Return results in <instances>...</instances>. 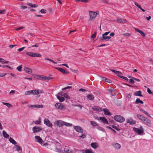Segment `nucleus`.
Returning <instances> with one entry per match:
<instances>
[{"label":"nucleus","mask_w":153,"mask_h":153,"mask_svg":"<svg viewBox=\"0 0 153 153\" xmlns=\"http://www.w3.org/2000/svg\"><path fill=\"white\" fill-rule=\"evenodd\" d=\"M42 93V91L39 90H33L26 91L25 94L26 95L30 94H37Z\"/></svg>","instance_id":"f257e3e1"},{"label":"nucleus","mask_w":153,"mask_h":153,"mask_svg":"<svg viewBox=\"0 0 153 153\" xmlns=\"http://www.w3.org/2000/svg\"><path fill=\"white\" fill-rule=\"evenodd\" d=\"M114 119L118 122L122 123L124 121L125 118L122 116L116 115L114 117Z\"/></svg>","instance_id":"f03ea898"},{"label":"nucleus","mask_w":153,"mask_h":153,"mask_svg":"<svg viewBox=\"0 0 153 153\" xmlns=\"http://www.w3.org/2000/svg\"><path fill=\"white\" fill-rule=\"evenodd\" d=\"M35 140L36 142H37L41 144V145L43 146H47L48 145V144L46 143H42L43 142V140L42 139L38 136H36L35 137Z\"/></svg>","instance_id":"7ed1b4c3"},{"label":"nucleus","mask_w":153,"mask_h":153,"mask_svg":"<svg viewBox=\"0 0 153 153\" xmlns=\"http://www.w3.org/2000/svg\"><path fill=\"white\" fill-rule=\"evenodd\" d=\"M133 130L139 135H141L144 132V130L142 126L140 127V128L134 127Z\"/></svg>","instance_id":"20e7f679"},{"label":"nucleus","mask_w":153,"mask_h":153,"mask_svg":"<svg viewBox=\"0 0 153 153\" xmlns=\"http://www.w3.org/2000/svg\"><path fill=\"white\" fill-rule=\"evenodd\" d=\"M26 54L27 55L32 57H40L41 56V54L32 52H27L26 53Z\"/></svg>","instance_id":"39448f33"},{"label":"nucleus","mask_w":153,"mask_h":153,"mask_svg":"<svg viewBox=\"0 0 153 153\" xmlns=\"http://www.w3.org/2000/svg\"><path fill=\"white\" fill-rule=\"evenodd\" d=\"M55 106L58 109L62 110L66 108L65 106L60 103H56L55 105Z\"/></svg>","instance_id":"423d86ee"},{"label":"nucleus","mask_w":153,"mask_h":153,"mask_svg":"<svg viewBox=\"0 0 153 153\" xmlns=\"http://www.w3.org/2000/svg\"><path fill=\"white\" fill-rule=\"evenodd\" d=\"M42 130V128L41 127L35 126L33 127L32 128L33 133H35L37 132H39Z\"/></svg>","instance_id":"0eeeda50"},{"label":"nucleus","mask_w":153,"mask_h":153,"mask_svg":"<svg viewBox=\"0 0 153 153\" xmlns=\"http://www.w3.org/2000/svg\"><path fill=\"white\" fill-rule=\"evenodd\" d=\"M95 119L101 120L104 124L108 123V122L107 120L104 117H99V118L97 117L95 118Z\"/></svg>","instance_id":"6e6552de"},{"label":"nucleus","mask_w":153,"mask_h":153,"mask_svg":"<svg viewBox=\"0 0 153 153\" xmlns=\"http://www.w3.org/2000/svg\"><path fill=\"white\" fill-rule=\"evenodd\" d=\"M89 14L90 16V19H92L96 16L97 13L96 12L93 11H89Z\"/></svg>","instance_id":"1a4fd4ad"},{"label":"nucleus","mask_w":153,"mask_h":153,"mask_svg":"<svg viewBox=\"0 0 153 153\" xmlns=\"http://www.w3.org/2000/svg\"><path fill=\"white\" fill-rule=\"evenodd\" d=\"M44 123L46 124L47 126L48 127H52V124L50 123V121L48 119H44Z\"/></svg>","instance_id":"9d476101"},{"label":"nucleus","mask_w":153,"mask_h":153,"mask_svg":"<svg viewBox=\"0 0 153 153\" xmlns=\"http://www.w3.org/2000/svg\"><path fill=\"white\" fill-rule=\"evenodd\" d=\"M64 121L61 120L56 121L55 122V124L57 125L58 126H59V127L63 126L64 125Z\"/></svg>","instance_id":"9b49d317"},{"label":"nucleus","mask_w":153,"mask_h":153,"mask_svg":"<svg viewBox=\"0 0 153 153\" xmlns=\"http://www.w3.org/2000/svg\"><path fill=\"white\" fill-rule=\"evenodd\" d=\"M74 129L78 132L82 133L83 130L82 128L79 126H76L74 127Z\"/></svg>","instance_id":"f8f14e48"},{"label":"nucleus","mask_w":153,"mask_h":153,"mask_svg":"<svg viewBox=\"0 0 153 153\" xmlns=\"http://www.w3.org/2000/svg\"><path fill=\"white\" fill-rule=\"evenodd\" d=\"M56 68L57 69L58 71H59L60 72H61L64 74H68L69 73V72L68 71H66L65 70L63 69L62 68Z\"/></svg>","instance_id":"ddd939ff"},{"label":"nucleus","mask_w":153,"mask_h":153,"mask_svg":"<svg viewBox=\"0 0 153 153\" xmlns=\"http://www.w3.org/2000/svg\"><path fill=\"white\" fill-rule=\"evenodd\" d=\"M111 36H105L102 35V37L100 38V39L101 41H103L105 40V41H108L111 38Z\"/></svg>","instance_id":"4468645a"},{"label":"nucleus","mask_w":153,"mask_h":153,"mask_svg":"<svg viewBox=\"0 0 153 153\" xmlns=\"http://www.w3.org/2000/svg\"><path fill=\"white\" fill-rule=\"evenodd\" d=\"M144 123L146 125L150 126L151 125V121L149 119L146 118L143 121Z\"/></svg>","instance_id":"2eb2a0df"},{"label":"nucleus","mask_w":153,"mask_h":153,"mask_svg":"<svg viewBox=\"0 0 153 153\" xmlns=\"http://www.w3.org/2000/svg\"><path fill=\"white\" fill-rule=\"evenodd\" d=\"M92 109L94 111H97L98 112H101L102 111L101 108L97 106H94L92 107Z\"/></svg>","instance_id":"dca6fc26"},{"label":"nucleus","mask_w":153,"mask_h":153,"mask_svg":"<svg viewBox=\"0 0 153 153\" xmlns=\"http://www.w3.org/2000/svg\"><path fill=\"white\" fill-rule=\"evenodd\" d=\"M127 123H129L130 124H135V121L134 120L131 118H130L127 120Z\"/></svg>","instance_id":"f3484780"},{"label":"nucleus","mask_w":153,"mask_h":153,"mask_svg":"<svg viewBox=\"0 0 153 153\" xmlns=\"http://www.w3.org/2000/svg\"><path fill=\"white\" fill-rule=\"evenodd\" d=\"M82 153H94L92 150L89 149L82 150Z\"/></svg>","instance_id":"a211bd4d"},{"label":"nucleus","mask_w":153,"mask_h":153,"mask_svg":"<svg viewBox=\"0 0 153 153\" xmlns=\"http://www.w3.org/2000/svg\"><path fill=\"white\" fill-rule=\"evenodd\" d=\"M24 70L29 74H31L32 72V69H29L27 67H24Z\"/></svg>","instance_id":"6ab92c4d"},{"label":"nucleus","mask_w":153,"mask_h":153,"mask_svg":"<svg viewBox=\"0 0 153 153\" xmlns=\"http://www.w3.org/2000/svg\"><path fill=\"white\" fill-rule=\"evenodd\" d=\"M117 22L120 23H125L126 22V20L125 19L119 18L117 19Z\"/></svg>","instance_id":"aec40b11"},{"label":"nucleus","mask_w":153,"mask_h":153,"mask_svg":"<svg viewBox=\"0 0 153 153\" xmlns=\"http://www.w3.org/2000/svg\"><path fill=\"white\" fill-rule=\"evenodd\" d=\"M102 111H104L105 115L110 116L111 114V113L109 111V110L106 108H103Z\"/></svg>","instance_id":"412c9836"},{"label":"nucleus","mask_w":153,"mask_h":153,"mask_svg":"<svg viewBox=\"0 0 153 153\" xmlns=\"http://www.w3.org/2000/svg\"><path fill=\"white\" fill-rule=\"evenodd\" d=\"M134 94L135 96L143 97V95H141V91H138L135 92Z\"/></svg>","instance_id":"4be33fe9"},{"label":"nucleus","mask_w":153,"mask_h":153,"mask_svg":"<svg viewBox=\"0 0 153 153\" xmlns=\"http://www.w3.org/2000/svg\"><path fill=\"white\" fill-rule=\"evenodd\" d=\"M56 97H57V98L59 100L60 102H63L65 100V99L64 98V97H62L59 96L58 95H57Z\"/></svg>","instance_id":"5701e85b"},{"label":"nucleus","mask_w":153,"mask_h":153,"mask_svg":"<svg viewBox=\"0 0 153 153\" xmlns=\"http://www.w3.org/2000/svg\"><path fill=\"white\" fill-rule=\"evenodd\" d=\"M137 117L138 119L142 120V121H143L144 120V119H146V117L143 116L140 114H137Z\"/></svg>","instance_id":"b1692460"},{"label":"nucleus","mask_w":153,"mask_h":153,"mask_svg":"<svg viewBox=\"0 0 153 153\" xmlns=\"http://www.w3.org/2000/svg\"><path fill=\"white\" fill-rule=\"evenodd\" d=\"M9 141L10 143H12L14 145H15L17 143L11 137H10L9 138Z\"/></svg>","instance_id":"393cba45"},{"label":"nucleus","mask_w":153,"mask_h":153,"mask_svg":"<svg viewBox=\"0 0 153 153\" xmlns=\"http://www.w3.org/2000/svg\"><path fill=\"white\" fill-rule=\"evenodd\" d=\"M91 146L94 149H96L98 147L97 144L96 143H92L91 144Z\"/></svg>","instance_id":"a878e982"},{"label":"nucleus","mask_w":153,"mask_h":153,"mask_svg":"<svg viewBox=\"0 0 153 153\" xmlns=\"http://www.w3.org/2000/svg\"><path fill=\"white\" fill-rule=\"evenodd\" d=\"M135 103L136 104H138L139 103L143 104V102L140 99L138 98L136 99Z\"/></svg>","instance_id":"bb28decb"},{"label":"nucleus","mask_w":153,"mask_h":153,"mask_svg":"<svg viewBox=\"0 0 153 153\" xmlns=\"http://www.w3.org/2000/svg\"><path fill=\"white\" fill-rule=\"evenodd\" d=\"M114 147L117 149H119L121 147L120 145L118 143H115L113 145Z\"/></svg>","instance_id":"cd10ccee"},{"label":"nucleus","mask_w":153,"mask_h":153,"mask_svg":"<svg viewBox=\"0 0 153 153\" xmlns=\"http://www.w3.org/2000/svg\"><path fill=\"white\" fill-rule=\"evenodd\" d=\"M2 134L4 137L5 138H9V135L7 134V133L4 130L3 131Z\"/></svg>","instance_id":"c85d7f7f"},{"label":"nucleus","mask_w":153,"mask_h":153,"mask_svg":"<svg viewBox=\"0 0 153 153\" xmlns=\"http://www.w3.org/2000/svg\"><path fill=\"white\" fill-rule=\"evenodd\" d=\"M87 98L89 100H94V97L92 94H89L87 96Z\"/></svg>","instance_id":"c756f323"},{"label":"nucleus","mask_w":153,"mask_h":153,"mask_svg":"<svg viewBox=\"0 0 153 153\" xmlns=\"http://www.w3.org/2000/svg\"><path fill=\"white\" fill-rule=\"evenodd\" d=\"M15 146L16 147V151L19 152L20 151L22 152V149L19 146V145H15Z\"/></svg>","instance_id":"7c9ffc66"},{"label":"nucleus","mask_w":153,"mask_h":153,"mask_svg":"<svg viewBox=\"0 0 153 153\" xmlns=\"http://www.w3.org/2000/svg\"><path fill=\"white\" fill-rule=\"evenodd\" d=\"M31 107H36L39 108H42L43 107V105H31Z\"/></svg>","instance_id":"2f4dec72"},{"label":"nucleus","mask_w":153,"mask_h":153,"mask_svg":"<svg viewBox=\"0 0 153 153\" xmlns=\"http://www.w3.org/2000/svg\"><path fill=\"white\" fill-rule=\"evenodd\" d=\"M140 111H142V112L144 113L145 114H146L148 117H151L150 115L146 111H145L144 110L142 109H140Z\"/></svg>","instance_id":"473e14b6"},{"label":"nucleus","mask_w":153,"mask_h":153,"mask_svg":"<svg viewBox=\"0 0 153 153\" xmlns=\"http://www.w3.org/2000/svg\"><path fill=\"white\" fill-rule=\"evenodd\" d=\"M27 5L32 7H35L38 6L37 5H36L35 4H33L30 3H28L27 4Z\"/></svg>","instance_id":"72a5a7b5"},{"label":"nucleus","mask_w":153,"mask_h":153,"mask_svg":"<svg viewBox=\"0 0 153 153\" xmlns=\"http://www.w3.org/2000/svg\"><path fill=\"white\" fill-rule=\"evenodd\" d=\"M36 77L37 78L41 80H45V76H40V75H36Z\"/></svg>","instance_id":"f704fd0d"},{"label":"nucleus","mask_w":153,"mask_h":153,"mask_svg":"<svg viewBox=\"0 0 153 153\" xmlns=\"http://www.w3.org/2000/svg\"><path fill=\"white\" fill-rule=\"evenodd\" d=\"M91 124L94 126H97L98 124L94 121H91L90 122Z\"/></svg>","instance_id":"c9c22d12"},{"label":"nucleus","mask_w":153,"mask_h":153,"mask_svg":"<svg viewBox=\"0 0 153 153\" xmlns=\"http://www.w3.org/2000/svg\"><path fill=\"white\" fill-rule=\"evenodd\" d=\"M102 80L109 83H111V81L110 79H107L104 77H102Z\"/></svg>","instance_id":"e433bc0d"},{"label":"nucleus","mask_w":153,"mask_h":153,"mask_svg":"<svg viewBox=\"0 0 153 153\" xmlns=\"http://www.w3.org/2000/svg\"><path fill=\"white\" fill-rule=\"evenodd\" d=\"M63 125H65L66 126H72V124H71L67 123L65 122H64Z\"/></svg>","instance_id":"4c0bfd02"},{"label":"nucleus","mask_w":153,"mask_h":153,"mask_svg":"<svg viewBox=\"0 0 153 153\" xmlns=\"http://www.w3.org/2000/svg\"><path fill=\"white\" fill-rule=\"evenodd\" d=\"M122 35L123 36L127 37L129 36H130L131 35V34L129 33H123Z\"/></svg>","instance_id":"58836bf2"},{"label":"nucleus","mask_w":153,"mask_h":153,"mask_svg":"<svg viewBox=\"0 0 153 153\" xmlns=\"http://www.w3.org/2000/svg\"><path fill=\"white\" fill-rule=\"evenodd\" d=\"M2 103L5 105H6L8 107H10L12 106V105L10 103H5L4 102H2Z\"/></svg>","instance_id":"ea45409f"},{"label":"nucleus","mask_w":153,"mask_h":153,"mask_svg":"<svg viewBox=\"0 0 153 153\" xmlns=\"http://www.w3.org/2000/svg\"><path fill=\"white\" fill-rule=\"evenodd\" d=\"M111 127L114 128V129H116V130L117 131H119L120 130V129L118 128L117 126H116L114 125H111Z\"/></svg>","instance_id":"a19ab883"},{"label":"nucleus","mask_w":153,"mask_h":153,"mask_svg":"<svg viewBox=\"0 0 153 153\" xmlns=\"http://www.w3.org/2000/svg\"><path fill=\"white\" fill-rule=\"evenodd\" d=\"M55 151L56 152L61 153L62 150L60 148H56L55 149Z\"/></svg>","instance_id":"79ce46f5"},{"label":"nucleus","mask_w":153,"mask_h":153,"mask_svg":"<svg viewBox=\"0 0 153 153\" xmlns=\"http://www.w3.org/2000/svg\"><path fill=\"white\" fill-rule=\"evenodd\" d=\"M106 128H107L110 129L111 131H113L114 133H116L117 132L114 129L111 128V127L110 126H106Z\"/></svg>","instance_id":"37998d69"},{"label":"nucleus","mask_w":153,"mask_h":153,"mask_svg":"<svg viewBox=\"0 0 153 153\" xmlns=\"http://www.w3.org/2000/svg\"><path fill=\"white\" fill-rule=\"evenodd\" d=\"M22 65H21L18 67L16 69L19 71H21L22 70Z\"/></svg>","instance_id":"c03bdc74"},{"label":"nucleus","mask_w":153,"mask_h":153,"mask_svg":"<svg viewBox=\"0 0 153 153\" xmlns=\"http://www.w3.org/2000/svg\"><path fill=\"white\" fill-rule=\"evenodd\" d=\"M96 33L97 32L96 31H95L94 33L91 36V39H94L96 37Z\"/></svg>","instance_id":"a18cd8bd"},{"label":"nucleus","mask_w":153,"mask_h":153,"mask_svg":"<svg viewBox=\"0 0 153 153\" xmlns=\"http://www.w3.org/2000/svg\"><path fill=\"white\" fill-rule=\"evenodd\" d=\"M45 60H48V61H49L52 62H53V63H55V64H56L57 63H56L54 61H53V60L51 59H49L48 58H45Z\"/></svg>","instance_id":"49530a36"},{"label":"nucleus","mask_w":153,"mask_h":153,"mask_svg":"<svg viewBox=\"0 0 153 153\" xmlns=\"http://www.w3.org/2000/svg\"><path fill=\"white\" fill-rule=\"evenodd\" d=\"M39 43H36V44H35V45H32V46H31V47H29V48H32L33 47H39Z\"/></svg>","instance_id":"de8ad7c7"},{"label":"nucleus","mask_w":153,"mask_h":153,"mask_svg":"<svg viewBox=\"0 0 153 153\" xmlns=\"http://www.w3.org/2000/svg\"><path fill=\"white\" fill-rule=\"evenodd\" d=\"M129 82V83L133 84L134 83V79H128Z\"/></svg>","instance_id":"09e8293b"},{"label":"nucleus","mask_w":153,"mask_h":153,"mask_svg":"<svg viewBox=\"0 0 153 153\" xmlns=\"http://www.w3.org/2000/svg\"><path fill=\"white\" fill-rule=\"evenodd\" d=\"M63 97L67 99H70V97L66 94L64 93Z\"/></svg>","instance_id":"8fccbe9b"},{"label":"nucleus","mask_w":153,"mask_h":153,"mask_svg":"<svg viewBox=\"0 0 153 153\" xmlns=\"http://www.w3.org/2000/svg\"><path fill=\"white\" fill-rule=\"evenodd\" d=\"M40 12L42 13H46V10L45 9H42L40 11Z\"/></svg>","instance_id":"3c124183"},{"label":"nucleus","mask_w":153,"mask_h":153,"mask_svg":"<svg viewBox=\"0 0 153 153\" xmlns=\"http://www.w3.org/2000/svg\"><path fill=\"white\" fill-rule=\"evenodd\" d=\"M7 74L6 73H0V77H2L4 76L5 75Z\"/></svg>","instance_id":"603ef678"},{"label":"nucleus","mask_w":153,"mask_h":153,"mask_svg":"<svg viewBox=\"0 0 153 153\" xmlns=\"http://www.w3.org/2000/svg\"><path fill=\"white\" fill-rule=\"evenodd\" d=\"M118 73H117V74H116L118 77H120V76H121V75H122V74L120 71H118Z\"/></svg>","instance_id":"864d4df0"},{"label":"nucleus","mask_w":153,"mask_h":153,"mask_svg":"<svg viewBox=\"0 0 153 153\" xmlns=\"http://www.w3.org/2000/svg\"><path fill=\"white\" fill-rule=\"evenodd\" d=\"M45 80L48 81V80H49L52 79V78H51V77H49L45 76Z\"/></svg>","instance_id":"5fc2aeb1"},{"label":"nucleus","mask_w":153,"mask_h":153,"mask_svg":"<svg viewBox=\"0 0 153 153\" xmlns=\"http://www.w3.org/2000/svg\"><path fill=\"white\" fill-rule=\"evenodd\" d=\"M120 77L121 78L123 79H125L127 81H128V79L126 77L124 76H120Z\"/></svg>","instance_id":"6e6d98bb"},{"label":"nucleus","mask_w":153,"mask_h":153,"mask_svg":"<svg viewBox=\"0 0 153 153\" xmlns=\"http://www.w3.org/2000/svg\"><path fill=\"white\" fill-rule=\"evenodd\" d=\"M139 33H140L141 35L143 36L144 37L146 36L145 33L142 31H141Z\"/></svg>","instance_id":"4d7b16f0"},{"label":"nucleus","mask_w":153,"mask_h":153,"mask_svg":"<svg viewBox=\"0 0 153 153\" xmlns=\"http://www.w3.org/2000/svg\"><path fill=\"white\" fill-rule=\"evenodd\" d=\"M71 88H72V87L71 86H68L66 87H65V88H62V90H66V89H68Z\"/></svg>","instance_id":"13d9d810"},{"label":"nucleus","mask_w":153,"mask_h":153,"mask_svg":"<svg viewBox=\"0 0 153 153\" xmlns=\"http://www.w3.org/2000/svg\"><path fill=\"white\" fill-rule=\"evenodd\" d=\"M25 48V47H24L22 48H19L18 49V50L19 52H21Z\"/></svg>","instance_id":"bf43d9fd"},{"label":"nucleus","mask_w":153,"mask_h":153,"mask_svg":"<svg viewBox=\"0 0 153 153\" xmlns=\"http://www.w3.org/2000/svg\"><path fill=\"white\" fill-rule=\"evenodd\" d=\"M79 137L82 138H84L86 137V135L85 134H82L81 136H79Z\"/></svg>","instance_id":"052dcab7"},{"label":"nucleus","mask_w":153,"mask_h":153,"mask_svg":"<svg viewBox=\"0 0 153 153\" xmlns=\"http://www.w3.org/2000/svg\"><path fill=\"white\" fill-rule=\"evenodd\" d=\"M134 4L139 8H140V6L139 5L137 2L134 3Z\"/></svg>","instance_id":"680f3d73"},{"label":"nucleus","mask_w":153,"mask_h":153,"mask_svg":"<svg viewBox=\"0 0 153 153\" xmlns=\"http://www.w3.org/2000/svg\"><path fill=\"white\" fill-rule=\"evenodd\" d=\"M33 122L34 123L36 124H39L41 123V121L39 120H36L35 121H33Z\"/></svg>","instance_id":"e2e57ef3"},{"label":"nucleus","mask_w":153,"mask_h":153,"mask_svg":"<svg viewBox=\"0 0 153 153\" xmlns=\"http://www.w3.org/2000/svg\"><path fill=\"white\" fill-rule=\"evenodd\" d=\"M24 28V27H21L19 28H16L15 29L16 30H20Z\"/></svg>","instance_id":"0e129e2a"},{"label":"nucleus","mask_w":153,"mask_h":153,"mask_svg":"<svg viewBox=\"0 0 153 153\" xmlns=\"http://www.w3.org/2000/svg\"><path fill=\"white\" fill-rule=\"evenodd\" d=\"M147 92L149 94H152V92L151 91L149 88H148Z\"/></svg>","instance_id":"69168bd1"},{"label":"nucleus","mask_w":153,"mask_h":153,"mask_svg":"<svg viewBox=\"0 0 153 153\" xmlns=\"http://www.w3.org/2000/svg\"><path fill=\"white\" fill-rule=\"evenodd\" d=\"M110 33V31L106 32L102 34V35H103V36H106L107 35Z\"/></svg>","instance_id":"338daca9"},{"label":"nucleus","mask_w":153,"mask_h":153,"mask_svg":"<svg viewBox=\"0 0 153 153\" xmlns=\"http://www.w3.org/2000/svg\"><path fill=\"white\" fill-rule=\"evenodd\" d=\"M67 153H73V152L71 150H68L66 151Z\"/></svg>","instance_id":"774afa93"}]
</instances>
